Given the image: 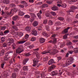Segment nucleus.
<instances>
[{"label":"nucleus","mask_w":78,"mask_h":78,"mask_svg":"<svg viewBox=\"0 0 78 78\" xmlns=\"http://www.w3.org/2000/svg\"><path fill=\"white\" fill-rule=\"evenodd\" d=\"M13 53V51H9L8 52H7L5 55V56L4 57V61H8L9 60V59L10 58V57L9 56V54L10 55H12Z\"/></svg>","instance_id":"nucleus-1"},{"label":"nucleus","mask_w":78,"mask_h":78,"mask_svg":"<svg viewBox=\"0 0 78 78\" xmlns=\"http://www.w3.org/2000/svg\"><path fill=\"white\" fill-rule=\"evenodd\" d=\"M22 51H23V50L22 49V47H19L16 50V53H22Z\"/></svg>","instance_id":"nucleus-2"},{"label":"nucleus","mask_w":78,"mask_h":78,"mask_svg":"<svg viewBox=\"0 0 78 78\" xmlns=\"http://www.w3.org/2000/svg\"><path fill=\"white\" fill-rule=\"evenodd\" d=\"M77 8H77V7H75V6H72L70 7L71 10H69L67 12H68V13H70V12H73V10L76 9H77Z\"/></svg>","instance_id":"nucleus-3"},{"label":"nucleus","mask_w":78,"mask_h":78,"mask_svg":"<svg viewBox=\"0 0 78 78\" xmlns=\"http://www.w3.org/2000/svg\"><path fill=\"white\" fill-rule=\"evenodd\" d=\"M71 64H72V63H71L70 61L68 60L66 62V63L65 64L63 65V67H66L69 66Z\"/></svg>","instance_id":"nucleus-4"},{"label":"nucleus","mask_w":78,"mask_h":78,"mask_svg":"<svg viewBox=\"0 0 78 78\" xmlns=\"http://www.w3.org/2000/svg\"><path fill=\"white\" fill-rule=\"evenodd\" d=\"M16 12V10L15 9H11L10 12H7L5 13L6 14L8 15H11V14L13 13V12Z\"/></svg>","instance_id":"nucleus-5"},{"label":"nucleus","mask_w":78,"mask_h":78,"mask_svg":"<svg viewBox=\"0 0 78 78\" xmlns=\"http://www.w3.org/2000/svg\"><path fill=\"white\" fill-rule=\"evenodd\" d=\"M59 51L57 50L56 49H54L53 51L50 53L51 55H55V54H56L57 53H58Z\"/></svg>","instance_id":"nucleus-6"},{"label":"nucleus","mask_w":78,"mask_h":78,"mask_svg":"<svg viewBox=\"0 0 78 78\" xmlns=\"http://www.w3.org/2000/svg\"><path fill=\"white\" fill-rule=\"evenodd\" d=\"M38 60L36 58H35L34 59V60H33L34 64L33 65V67H35V66H36V65L37 63V62H38Z\"/></svg>","instance_id":"nucleus-7"},{"label":"nucleus","mask_w":78,"mask_h":78,"mask_svg":"<svg viewBox=\"0 0 78 78\" xmlns=\"http://www.w3.org/2000/svg\"><path fill=\"white\" fill-rule=\"evenodd\" d=\"M31 33L34 36H37V31L35 29H33L31 32Z\"/></svg>","instance_id":"nucleus-8"},{"label":"nucleus","mask_w":78,"mask_h":78,"mask_svg":"<svg viewBox=\"0 0 78 78\" xmlns=\"http://www.w3.org/2000/svg\"><path fill=\"white\" fill-rule=\"evenodd\" d=\"M70 28V27H68L64 29L63 31H62V33L64 34V33H68V30H69Z\"/></svg>","instance_id":"nucleus-9"},{"label":"nucleus","mask_w":78,"mask_h":78,"mask_svg":"<svg viewBox=\"0 0 78 78\" xmlns=\"http://www.w3.org/2000/svg\"><path fill=\"white\" fill-rule=\"evenodd\" d=\"M29 60V58H25L24 59L23 62V64L24 66V65H25L26 64V63Z\"/></svg>","instance_id":"nucleus-10"},{"label":"nucleus","mask_w":78,"mask_h":78,"mask_svg":"<svg viewBox=\"0 0 78 78\" xmlns=\"http://www.w3.org/2000/svg\"><path fill=\"white\" fill-rule=\"evenodd\" d=\"M54 62H55L54 61L53 59H51L50 60H49L48 64L49 65H51V64H53Z\"/></svg>","instance_id":"nucleus-11"},{"label":"nucleus","mask_w":78,"mask_h":78,"mask_svg":"<svg viewBox=\"0 0 78 78\" xmlns=\"http://www.w3.org/2000/svg\"><path fill=\"white\" fill-rule=\"evenodd\" d=\"M51 9L53 11H58V8L56 6H53L51 7Z\"/></svg>","instance_id":"nucleus-12"},{"label":"nucleus","mask_w":78,"mask_h":78,"mask_svg":"<svg viewBox=\"0 0 78 78\" xmlns=\"http://www.w3.org/2000/svg\"><path fill=\"white\" fill-rule=\"evenodd\" d=\"M32 25L33 27H37L38 25V22L36 21H34L32 23Z\"/></svg>","instance_id":"nucleus-13"},{"label":"nucleus","mask_w":78,"mask_h":78,"mask_svg":"<svg viewBox=\"0 0 78 78\" xmlns=\"http://www.w3.org/2000/svg\"><path fill=\"white\" fill-rule=\"evenodd\" d=\"M52 76H55L58 74V72L57 71H54L51 73Z\"/></svg>","instance_id":"nucleus-14"},{"label":"nucleus","mask_w":78,"mask_h":78,"mask_svg":"<svg viewBox=\"0 0 78 78\" xmlns=\"http://www.w3.org/2000/svg\"><path fill=\"white\" fill-rule=\"evenodd\" d=\"M35 53L36 55V56L37 58H38V59H40L41 56H40V54H39V53L37 52V51H36L35 52Z\"/></svg>","instance_id":"nucleus-15"},{"label":"nucleus","mask_w":78,"mask_h":78,"mask_svg":"<svg viewBox=\"0 0 78 78\" xmlns=\"http://www.w3.org/2000/svg\"><path fill=\"white\" fill-rule=\"evenodd\" d=\"M41 8H45L48 7V5L47 4H44L41 6Z\"/></svg>","instance_id":"nucleus-16"},{"label":"nucleus","mask_w":78,"mask_h":78,"mask_svg":"<svg viewBox=\"0 0 78 78\" xmlns=\"http://www.w3.org/2000/svg\"><path fill=\"white\" fill-rule=\"evenodd\" d=\"M29 14H30V15H31V17H33V18L36 17V15L34 13L30 12Z\"/></svg>","instance_id":"nucleus-17"},{"label":"nucleus","mask_w":78,"mask_h":78,"mask_svg":"<svg viewBox=\"0 0 78 78\" xmlns=\"http://www.w3.org/2000/svg\"><path fill=\"white\" fill-rule=\"evenodd\" d=\"M37 73H38V74H40V75H41V76L42 78H43V77H44L45 76L44 75V73H43L42 74L41 73V72H38Z\"/></svg>","instance_id":"nucleus-18"},{"label":"nucleus","mask_w":78,"mask_h":78,"mask_svg":"<svg viewBox=\"0 0 78 78\" xmlns=\"http://www.w3.org/2000/svg\"><path fill=\"white\" fill-rule=\"evenodd\" d=\"M3 2L5 4H9L10 2V1L9 0H4L3 1Z\"/></svg>","instance_id":"nucleus-19"},{"label":"nucleus","mask_w":78,"mask_h":78,"mask_svg":"<svg viewBox=\"0 0 78 78\" xmlns=\"http://www.w3.org/2000/svg\"><path fill=\"white\" fill-rule=\"evenodd\" d=\"M23 70L26 71L28 70V66H24L23 67Z\"/></svg>","instance_id":"nucleus-20"},{"label":"nucleus","mask_w":78,"mask_h":78,"mask_svg":"<svg viewBox=\"0 0 78 78\" xmlns=\"http://www.w3.org/2000/svg\"><path fill=\"white\" fill-rule=\"evenodd\" d=\"M8 41L9 42H11L12 43H13L14 42V39H12V38H8Z\"/></svg>","instance_id":"nucleus-21"},{"label":"nucleus","mask_w":78,"mask_h":78,"mask_svg":"<svg viewBox=\"0 0 78 78\" xmlns=\"http://www.w3.org/2000/svg\"><path fill=\"white\" fill-rule=\"evenodd\" d=\"M40 41L41 43H44L45 42V39L44 38H41L40 39Z\"/></svg>","instance_id":"nucleus-22"},{"label":"nucleus","mask_w":78,"mask_h":78,"mask_svg":"<svg viewBox=\"0 0 78 78\" xmlns=\"http://www.w3.org/2000/svg\"><path fill=\"white\" fill-rule=\"evenodd\" d=\"M5 52V50H2L1 52H0V56H3L4 55V52Z\"/></svg>","instance_id":"nucleus-23"},{"label":"nucleus","mask_w":78,"mask_h":78,"mask_svg":"<svg viewBox=\"0 0 78 78\" xmlns=\"http://www.w3.org/2000/svg\"><path fill=\"white\" fill-rule=\"evenodd\" d=\"M69 60L71 62H72L73 61L74 59H73V58L72 57H69Z\"/></svg>","instance_id":"nucleus-24"},{"label":"nucleus","mask_w":78,"mask_h":78,"mask_svg":"<svg viewBox=\"0 0 78 78\" xmlns=\"http://www.w3.org/2000/svg\"><path fill=\"white\" fill-rule=\"evenodd\" d=\"M19 18V17H18V16H13L12 19L13 20H17V19Z\"/></svg>","instance_id":"nucleus-25"},{"label":"nucleus","mask_w":78,"mask_h":78,"mask_svg":"<svg viewBox=\"0 0 78 78\" xmlns=\"http://www.w3.org/2000/svg\"><path fill=\"white\" fill-rule=\"evenodd\" d=\"M31 29V27H26V29L27 31H30Z\"/></svg>","instance_id":"nucleus-26"},{"label":"nucleus","mask_w":78,"mask_h":78,"mask_svg":"<svg viewBox=\"0 0 78 78\" xmlns=\"http://www.w3.org/2000/svg\"><path fill=\"white\" fill-rule=\"evenodd\" d=\"M12 78H16L17 76L16 75V73H13L12 74Z\"/></svg>","instance_id":"nucleus-27"},{"label":"nucleus","mask_w":78,"mask_h":78,"mask_svg":"<svg viewBox=\"0 0 78 78\" xmlns=\"http://www.w3.org/2000/svg\"><path fill=\"white\" fill-rule=\"evenodd\" d=\"M45 15L46 17H51V15L48 12L46 13L45 14Z\"/></svg>","instance_id":"nucleus-28"},{"label":"nucleus","mask_w":78,"mask_h":78,"mask_svg":"<svg viewBox=\"0 0 78 78\" xmlns=\"http://www.w3.org/2000/svg\"><path fill=\"white\" fill-rule=\"evenodd\" d=\"M24 13L23 12H19L18 15L19 16H23L24 15Z\"/></svg>","instance_id":"nucleus-29"},{"label":"nucleus","mask_w":78,"mask_h":78,"mask_svg":"<svg viewBox=\"0 0 78 78\" xmlns=\"http://www.w3.org/2000/svg\"><path fill=\"white\" fill-rule=\"evenodd\" d=\"M1 39L2 43H3L5 41V38L4 37H2Z\"/></svg>","instance_id":"nucleus-30"},{"label":"nucleus","mask_w":78,"mask_h":78,"mask_svg":"<svg viewBox=\"0 0 78 78\" xmlns=\"http://www.w3.org/2000/svg\"><path fill=\"white\" fill-rule=\"evenodd\" d=\"M27 41H19L18 42V44H23L24 42H25Z\"/></svg>","instance_id":"nucleus-31"},{"label":"nucleus","mask_w":78,"mask_h":78,"mask_svg":"<svg viewBox=\"0 0 78 78\" xmlns=\"http://www.w3.org/2000/svg\"><path fill=\"white\" fill-rule=\"evenodd\" d=\"M48 22V20L47 19L44 20H43V24H47Z\"/></svg>","instance_id":"nucleus-32"},{"label":"nucleus","mask_w":78,"mask_h":78,"mask_svg":"<svg viewBox=\"0 0 78 78\" xmlns=\"http://www.w3.org/2000/svg\"><path fill=\"white\" fill-rule=\"evenodd\" d=\"M21 3L23 5H27V3H26L25 1H23L21 2Z\"/></svg>","instance_id":"nucleus-33"},{"label":"nucleus","mask_w":78,"mask_h":78,"mask_svg":"<svg viewBox=\"0 0 78 78\" xmlns=\"http://www.w3.org/2000/svg\"><path fill=\"white\" fill-rule=\"evenodd\" d=\"M37 16L39 19H42V16H41V15L40 13H37Z\"/></svg>","instance_id":"nucleus-34"},{"label":"nucleus","mask_w":78,"mask_h":78,"mask_svg":"<svg viewBox=\"0 0 78 78\" xmlns=\"http://www.w3.org/2000/svg\"><path fill=\"white\" fill-rule=\"evenodd\" d=\"M34 20V18L31 17L30 20V22H33Z\"/></svg>","instance_id":"nucleus-35"},{"label":"nucleus","mask_w":78,"mask_h":78,"mask_svg":"<svg viewBox=\"0 0 78 78\" xmlns=\"http://www.w3.org/2000/svg\"><path fill=\"white\" fill-rule=\"evenodd\" d=\"M50 52H49V51H44L42 53V54H43V55H45V54H47V53H49Z\"/></svg>","instance_id":"nucleus-36"},{"label":"nucleus","mask_w":78,"mask_h":78,"mask_svg":"<svg viewBox=\"0 0 78 78\" xmlns=\"http://www.w3.org/2000/svg\"><path fill=\"white\" fill-rule=\"evenodd\" d=\"M6 28V26H2L1 28V30H5Z\"/></svg>","instance_id":"nucleus-37"},{"label":"nucleus","mask_w":78,"mask_h":78,"mask_svg":"<svg viewBox=\"0 0 78 78\" xmlns=\"http://www.w3.org/2000/svg\"><path fill=\"white\" fill-rule=\"evenodd\" d=\"M67 6V5L66 4H63L61 5V7L62 8H66Z\"/></svg>","instance_id":"nucleus-38"},{"label":"nucleus","mask_w":78,"mask_h":78,"mask_svg":"<svg viewBox=\"0 0 78 78\" xmlns=\"http://www.w3.org/2000/svg\"><path fill=\"white\" fill-rule=\"evenodd\" d=\"M51 14L53 16H56V13L54 12H51Z\"/></svg>","instance_id":"nucleus-39"},{"label":"nucleus","mask_w":78,"mask_h":78,"mask_svg":"<svg viewBox=\"0 0 78 78\" xmlns=\"http://www.w3.org/2000/svg\"><path fill=\"white\" fill-rule=\"evenodd\" d=\"M48 22L49 25H51L53 24V22L51 20H49Z\"/></svg>","instance_id":"nucleus-40"},{"label":"nucleus","mask_w":78,"mask_h":78,"mask_svg":"<svg viewBox=\"0 0 78 78\" xmlns=\"http://www.w3.org/2000/svg\"><path fill=\"white\" fill-rule=\"evenodd\" d=\"M52 43H53V44H56V39L54 38V39L53 41H52Z\"/></svg>","instance_id":"nucleus-41"},{"label":"nucleus","mask_w":78,"mask_h":78,"mask_svg":"<svg viewBox=\"0 0 78 78\" xmlns=\"http://www.w3.org/2000/svg\"><path fill=\"white\" fill-rule=\"evenodd\" d=\"M28 37H29V35L26 34L25 37V38L26 39H27L28 38Z\"/></svg>","instance_id":"nucleus-42"},{"label":"nucleus","mask_w":78,"mask_h":78,"mask_svg":"<svg viewBox=\"0 0 78 78\" xmlns=\"http://www.w3.org/2000/svg\"><path fill=\"white\" fill-rule=\"evenodd\" d=\"M56 35L55 34H54L52 35L51 36V38H54V39H55V37H56Z\"/></svg>","instance_id":"nucleus-43"},{"label":"nucleus","mask_w":78,"mask_h":78,"mask_svg":"<svg viewBox=\"0 0 78 78\" xmlns=\"http://www.w3.org/2000/svg\"><path fill=\"white\" fill-rule=\"evenodd\" d=\"M8 33H9V30H7L4 31V34H6Z\"/></svg>","instance_id":"nucleus-44"},{"label":"nucleus","mask_w":78,"mask_h":78,"mask_svg":"<svg viewBox=\"0 0 78 78\" xmlns=\"http://www.w3.org/2000/svg\"><path fill=\"white\" fill-rule=\"evenodd\" d=\"M2 46L3 47H7V44H6V43H5L3 44Z\"/></svg>","instance_id":"nucleus-45"},{"label":"nucleus","mask_w":78,"mask_h":78,"mask_svg":"<svg viewBox=\"0 0 78 78\" xmlns=\"http://www.w3.org/2000/svg\"><path fill=\"white\" fill-rule=\"evenodd\" d=\"M58 19L59 20H64V19L62 17H58Z\"/></svg>","instance_id":"nucleus-46"},{"label":"nucleus","mask_w":78,"mask_h":78,"mask_svg":"<svg viewBox=\"0 0 78 78\" xmlns=\"http://www.w3.org/2000/svg\"><path fill=\"white\" fill-rule=\"evenodd\" d=\"M18 36H19L20 37H22V36H23V33L22 32H20L19 33V34L18 35Z\"/></svg>","instance_id":"nucleus-47"},{"label":"nucleus","mask_w":78,"mask_h":78,"mask_svg":"<svg viewBox=\"0 0 78 78\" xmlns=\"http://www.w3.org/2000/svg\"><path fill=\"white\" fill-rule=\"evenodd\" d=\"M46 3L49 5H50V4H51V3H52V1H46Z\"/></svg>","instance_id":"nucleus-48"},{"label":"nucleus","mask_w":78,"mask_h":78,"mask_svg":"<svg viewBox=\"0 0 78 78\" xmlns=\"http://www.w3.org/2000/svg\"><path fill=\"white\" fill-rule=\"evenodd\" d=\"M42 34L44 36H47V33L45 32H43L42 33Z\"/></svg>","instance_id":"nucleus-49"},{"label":"nucleus","mask_w":78,"mask_h":78,"mask_svg":"<svg viewBox=\"0 0 78 78\" xmlns=\"http://www.w3.org/2000/svg\"><path fill=\"white\" fill-rule=\"evenodd\" d=\"M67 38V34H66L63 36V39H66Z\"/></svg>","instance_id":"nucleus-50"},{"label":"nucleus","mask_w":78,"mask_h":78,"mask_svg":"<svg viewBox=\"0 0 78 78\" xmlns=\"http://www.w3.org/2000/svg\"><path fill=\"white\" fill-rule=\"evenodd\" d=\"M36 38L32 37L30 41H36Z\"/></svg>","instance_id":"nucleus-51"},{"label":"nucleus","mask_w":78,"mask_h":78,"mask_svg":"<svg viewBox=\"0 0 78 78\" xmlns=\"http://www.w3.org/2000/svg\"><path fill=\"white\" fill-rule=\"evenodd\" d=\"M24 17H25V18H30V16L28 15H27L24 16Z\"/></svg>","instance_id":"nucleus-52"},{"label":"nucleus","mask_w":78,"mask_h":78,"mask_svg":"<svg viewBox=\"0 0 78 78\" xmlns=\"http://www.w3.org/2000/svg\"><path fill=\"white\" fill-rule=\"evenodd\" d=\"M19 6L21 8H24V5H20Z\"/></svg>","instance_id":"nucleus-53"},{"label":"nucleus","mask_w":78,"mask_h":78,"mask_svg":"<svg viewBox=\"0 0 78 78\" xmlns=\"http://www.w3.org/2000/svg\"><path fill=\"white\" fill-rule=\"evenodd\" d=\"M46 28L48 31H49V29H50V27H49V26H46Z\"/></svg>","instance_id":"nucleus-54"},{"label":"nucleus","mask_w":78,"mask_h":78,"mask_svg":"<svg viewBox=\"0 0 78 78\" xmlns=\"http://www.w3.org/2000/svg\"><path fill=\"white\" fill-rule=\"evenodd\" d=\"M58 59V61H59L60 60H61L62 59V57L61 56H59L57 57Z\"/></svg>","instance_id":"nucleus-55"},{"label":"nucleus","mask_w":78,"mask_h":78,"mask_svg":"<svg viewBox=\"0 0 78 78\" xmlns=\"http://www.w3.org/2000/svg\"><path fill=\"white\" fill-rule=\"evenodd\" d=\"M12 28L13 29H15V30H17V27L16 26H13Z\"/></svg>","instance_id":"nucleus-56"},{"label":"nucleus","mask_w":78,"mask_h":78,"mask_svg":"<svg viewBox=\"0 0 78 78\" xmlns=\"http://www.w3.org/2000/svg\"><path fill=\"white\" fill-rule=\"evenodd\" d=\"M31 55V54H30V53L29 52L27 53L25 55V56H30V55Z\"/></svg>","instance_id":"nucleus-57"},{"label":"nucleus","mask_w":78,"mask_h":78,"mask_svg":"<svg viewBox=\"0 0 78 78\" xmlns=\"http://www.w3.org/2000/svg\"><path fill=\"white\" fill-rule=\"evenodd\" d=\"M52 69H53V68L51 66H50L49 67V71H51V70Z\"/></svg>","instance_id":"nucleus-58"},{"label":"nucleus","mask_w":78,"mask_h":78,"mask_svg":"<svg viewBox=\"0 0 78 78\" xmlns=\"http://www.w3.org/2000/svg\"><path fill=\"white\" fill-rule=\"evenodd\" d=\"M48 58L47 57L44 58L43 60L44 61H48Z\"/></svg>","instance_id":"nucleus-59"},{"label":"nucleus","mask_w":78,"mask_h":78,"mask_svg":"<svg viewBox=\"0 0 78 78\" xmlns=\"http://www.w3.org/2000/svg\"><path fill=\"white\" fill-rule=\"evenodd\" d=\"M12 43H11V42H10V41H9V42L7 43V44L8 45H11Z\"/></svg>","instance_id":"nucleus-60"},{"label":"nucleus","mask_w":78,"mask_h":78,"mask_svg":"<svg viewBox=\"0 0 78 78\" xmlns=\"http://www.w3.org/2000/svg\"><path fill=\"white\" fill-rule=\"evenodd\" d=\"M26 44H27V45H30V42H27L25 44H24V45L25 46H27V45Z\"/></svg>","instance_id":"nucleus-61"},{"label":"nucleus","mask_w":78,"mask_h":78,"mask_svg":"<svg viewBox=\"0 0 78 78\" xmlns=\"http://www.w3.org/2000/svg\"><path fill=\"white\" fill-rule=\"evenodd\" d=\"M4 65H5V63L3 62L1 64V67L2 69L3 68V67L4 66Z\"/></svg>","instance_id":"nucleus-62"},{"label":"nucleus","mask_w":78,"mask_h":78,"mask_svg":"<svg viewBox=\"0 0 78 78\" xmlns=\"http://www.w3.org/2000/svg\"><path fill=\"white\" fill-rule=\"evenodd\" d=\"M74 52L76 53H78V50L77 49V48L74 50Z\"/></svg>","instance_id":"nucleus-63"},{"label":"nucleus","mask_w":78,"mask_h":78,"mask_svg":"<svg viewBox=\"0 0 78 78\" xmlns=\"http://www.w3.org/2000/svg\"><path fill=\"white\" fill-rule=\"evenodd\" d=\"M72 44V42L69 41V42H68L67 43V45H71V44Z\"/></svg>","instance_id":"nucleus-64"}]
</instances>
